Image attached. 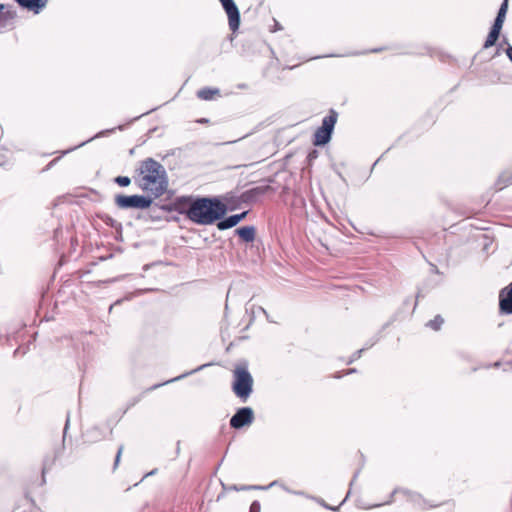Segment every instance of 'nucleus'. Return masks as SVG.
<instances>
[{
  "label": "nucleus",
  "instance_id": "nucleus-1",
  "mask_svg": "<svg viewBox=\"0 0 512 512\" xmlns=\"http://www.w3.org/2000/svg\"><path fill=\"white\" fill-rule=\"evenodd\" d=\"M180 202L188 203L187 218L199 225H210L220 220L227 212V207L218 198L200 197L192 199L183 197Z\"/></svg>",
  "mask_w": 512,
  "mask_h": 512
},
{
  "label": "nucleus",
  "instance_id": "nucleus-2",
  "mask_svg": "<svg viewBox=\"0 0 512 512\" xmlns=\"http://www.w3.org/2000/svg\"><path fill=\"white\" fill-rule=\"evenodd\" d=\"M136 181L142 191L154 198L162 196L168 188L166 169L153 158H146L141 161Z\"/></svg>",
  "mask_w": 512,
  "mask_h": 512
},
{
  "label": "nucleus",
  "instance_id": "nucleus-3",
  "mask_svg": "<svg viewBox=\"0 0 512 512\" xmlns=\"http://www.w3.org/2000/svg\"><path fill=\"white\" fill-rule=\"evenodd\" d=\"M233 376L232 390L242 402H246L253 391V378L247 369V363L237 364Z\"/></svg>",
  "mask_w": 512,
  "mask_h": 512
},
{
  "label": "nucleus",
  "instance_id": "nucleus-4",
  "mask_svg": "<svg viewBox=\"0 0 512 512\" xmlns=\"http://www.w3.org/2000/svg\"><path fill=\"white\" fill-rule=\"evenodd\" d=\"M337 117V112L331 110L329 114L323 118L322 125L315 131L313 140L314 145L322 146L330 141Z\"/></svg>",
  "mask_w": 512,
  "mask_h": 512
},
{
  "label": "nucleus",
  "instance_id": "nucleus-5",
  "mask_svg": "<svg viewBox=\"0 0 512 512\" xmlns=\"http://www.w3.org/2000/svg\"><path fill=\"white\" fill-rule=\"evenodd\" d=\"M397 493H402L403 495H405L407 497L408 501L413 503V505L416 508L421 509V510H425V509L437 506V505H434V504H429L419 493L413 492V491H410V490H407V489H402V488L394 489L392 491L391 495H390L389 500L384 502L383 505L391 504L393 502L394 495L397 494ZM380 506H382V504H374V505L370 506L369 508H376V507H380Z\"/></svg>",
  "mask_w": 512,
  "mask_h": 512
},
{
  "label": "nucleus",
  "instance_id": "nucleus-6",
  "mask_svg": "<svg viewBox=\"0 0 512 512\" xmlns=\"http://www.w3.org/2000/svg\"><path fill=\"white\" fill-rule=\"evenodd\" d=\"M115 203L121 209H146L151 206L152 199L142 195H117Z\"/></svg>",
  "mask_w": 512,
  "mask_h": 512
},
{
  "label": "nucleus",
  "instance_id": "nucleus-7",
  "mask_svg": "<svg viewBox=\"0 0 512 512\" xmlns=\"http://www.w3.org/2000/svg\"><path fill=\"white\" fill-rule=\"evenodd\" d=\"M254 420V412L250 407H241L230 419V426L234 429H241L250 425Z\"/></svg>",
  "mask_w": 512,
  "mask_h": 512
},
{
  "label": "nucleus",
  "instance_id": "nucleus-8",
  "mask_svg": "<svg viewBox=\"0 0 512 512\" xmlns=\"http://www.w3.org/2000/svg\"><path fill=\"white\" fill-rule=\"evenodd\" d=\"M228 16L229 28L235 32L240 25V13L234 0H219Z\"/></svg>",
  "mask_w": 512,
  "mask_h": 512
},
{
  "label": "nucleus",
  "instance_id": "nucleus-9",
  "mask_svg": "<svg viewBox=\"0 0 512 512\" xmlns=\"http://www.w3.org/2000/svg\"><path fill=\"white\" fill-rule=\"evenodd\" d=\"M499 308L504 314H512V282L500 291Z\"/></svg>",
  "mask_w": 512,
  "mask_h": 512
},
{
  "label": "nucleus",
  "instance_id": "nucleus-10",
  "mask_svg": "<svg viewBox=\"0 0 512 512\" xmlns=\"http://www.w3.org/2000/svg\"><path fill=\"white\" fill-rule=\"evenodd\" d=\"M272 187L269 185H261L254 188H251L245 192L242 193L241 199L244 202H256L259 200L260 197L265 195L266 193L272 191Z\"/></svg>",
  "mask_w": 512,
  "mask_h": 512
},
{
  "label": "nucleus",
  "instance_id": "nucleus-11",
  "mask_svg": "<svg viewBox=\"0 0 512 512\" xmlns=\"http://www.w3.org/2000/svg\"><path fill=\"white\" fill-rule=\"evenodd\" d=\"M4 9L5 7L0 11V34L12 27L16 17V11L11 7H8L5 11Z\"/></svg>",
  "mask_w": 512,
  "mask_h": 512
},
{
  "label": "nucleus",
  "instance_id": "nucleus-12",
  "mask_svg": "<svg viewBox=\"0 0 512 512\" xmlns=\"http://www.w3.org/2000/svg\"><path fill=\"white\" fill-rule=\"evenodd\" d=\"M58 458V453L54 450L50 453H48L42 462V476H41V483L40 485H44L46 483V474L51 471L53 468L56 460Z\"/></svg>",
  "mask_w": 512,
  "mask_h": 512
},
{
  "label": "nucleus",
  "instance_id": "nucleus-13",
  "mask_svg": "<svg viewBox=\"0 0 512 512\" xmlns=\"http://www.w3.org/2000/svg\"><path fill=\"white\" fill-rule=\"evenodd\" d=\"M208 365H209V364H202V365H200V366H198V367H196V368H194V369H192V370H190V371H187V372H185V373H183V374H181V375H179V376H177V377H174V378H172V379H170V380H167V381H165V382H163V383L155 384V385H153L152 387H150L149 389H147V391H152V390H155V389H157V388H159V387H161V386H163V385H166V384H168V383L175 382V381H178V380H180V379H183V378H185V377H187V376H189V375H191V374H193V373H196V372H198V371L202 370L204 367H206V366H208Z\"/></svg>",
  "mask_w": 512,
  "mask_h": 512
},
{
  "label": "nucleus",
  "instance_id": "nucleus-14",
  "mask_svg": "<svg viewBox=\"0 0 512 512\" xmlns=\"http://www.w3.org/2000/svg\"><path fill=\"white\" fill-rule=\"evenodd\" d=\"M239 237L245 242H252L255 239V228L253 226H244L235 230Z\"/></svg>",
  "mask_w": 512,
  "mask_h": 512
},
{
  "label": "nucleus",
  "instance_id": "nucleus-15",
  "mask_svg": "<svg viewBox=\"0 0 512 512\" xmlns=\"http://www.w3.org/2000/svg\"><path fill=\"white\" fill-rule=\"evenodd\" d=\"M511 184H512V171H508V170L502 172L496 181V186L499 190H502L503 188H505Z\"/></svg>",
  "mask_w": 512,
  "mask_h": 512
},
{
  "label": "nucleus",
  "instance_id": "nucleus-16",
  "mask_svg": "<svg viewBox=\"0 0 512 512\" xmlns=\"http://www.w3.org/2000/svg\"><path fill=\"white\" fill-rule=\"evenodd\" d=\"M238 223L239 222L236 216L231 215L229 217H226L225 219H220V221L217 223V228L219 230H226L236 226Z\"/></svg>",
  "mask_w": 512,
  "mask_h": 512
},
{
  "label": "nucleus",
  "instance_id": "nucleus-17",
  "mask_svg": "<svg viewBox=\"0 0 512 512\" xmlns=\"http://www.w3.org/2000/svg\"><path fill=\"white\" fill-rule=\"evenodd\" d=\"M499 35H500L499 31L491 28V30L484 42L483 48L488 49V48L492 47L493 45H495L496 41L499 38Z\"/></svg>",
  "mask_w": 512,
  "mask_h": 512
},
{
  "label": "nucleus",
  "instance_id": "nucleus-18",
  "mask_svg": "<svg viewBox=\"0 0 512 512\" xmlns=\"http://www.w3.org/2000/svg\"><path fill=\"white\" fill-rule=\"evenodd\" d=\"M215 94H219L218 89L202 88L197 92L198 98L202 100H211Z\"/></svg>",
  "mask_w": 512,
  "mask_h": 512
},
{
  "label": "nucleus",
  "instance_id": "nucleus-19",
  "mask_svg": "<svg viewBox=\"0 0 512 512\" xmlns=\"http://www.w3.org/2000/svg\"><path fill=\"white\" fill-rule=\"evenodd\" d=\"M444 323V319L440 315H436L434 319L428 321L426 326L434 331H438Z\"/></svg>",
  "mask_w": 512,
  "mask_h": 512
},
{
  "label": "nucleus",
  "instance_id": "nucleus-20",
  "mask_svg": "<svg viewBox=\"0 0 512 512\" xmlns=\"http://www.w3.org/2000/svg\"><path fill=\"white\" fill-rule=\"evenodd\" d=\"M278 481H273L268 486H259V485H240L238 486V491H249V490H263L274 485H277Z\"/></svg>",
  "mask_w": 512,
  "mask_h": 512
},
{
  "label": "nucleus",
  "instance_id": "nucleus-21",
  "mask_svg": "<svg viewBox=\"0 0 512 512\" xmlns=\"http://www.w3.org/2000/svg\"><path fill=\"white\" fill-rule=\"evenodd\" d=\"M504 21H505V16H501V15L497 14L495 21L492 25V29L501 32Z\"/></svg>",
  "mask_w": 512,
  "mask_h": 512
},
{
  "label": "nucleus",
  "instance_id": "nucleus-22",
  "mask_svg": "<svg viewBox=\"0 0 512 512\" xmlns=\"http://www.w3.org/2000/svg\"><path fill=\"white\" fill-rule=\"evenodd\" d=\"M504 21H505V16H501V15L497 14L495 21L492 25V29L501 32Z\"/></svg>",
  "mask_w": 512,
  "mask_h": 512
},
{
  "label": "nucleus",
  "instance_id": "nucleus-23",
  "mask_svg": "<svg viewBox=\"0 0 512 512\" xmlns=\"http://www.w3.org/2000/svg\"><path fill=\"white\" fill-rule=\"evenodd\" d=\"M504 21H505V16H501V15L497 14L495 21L492 25V29L501 32Z\"/></svg>",
  "mask_w": 512,
  "mask_h": 512
},
{
  "label": "nucleus",
  "instance_id": "nucleus-24",
  "mask_svg": "<svg viewBox=\"0 0 512 512\" xmlns=\"http://www.w3.org/2000/svg\"><path fill=\"white\" fill-rule=\"evenodd\" d=\"M114 181L121 187H126L131 183V179L127 176H118Z\"/></svg>",
  "mask_w": 512,
  "mask_h": 512
},
{
  "label": "nucleus",
  "instance_id": "nucleus-25",
  "mask_svg": "<svg viewBox=\"0 0 512 512\" xmlns=\"http://www.w3.org/2000/svg\"><path fill=\"white\" fill-rule=\"evenodd\" d=\"M46 4L47 0H34V14H38Z\"/></svg>",
  "mask_w": 512,
  "mask_h": 512
},
{
  "label": "nucleus",
  "instance_id": "nucleus-26",
  "mask_svg": "<svg viewBox=\"0 0 512 512\" xmlns=\"http://www.w3.org/2000/svg\"><path fill=\"white\" fill-rule=\"evenodd\" d=\"M19 6L27 10H32V0H15Z\"/></svg>",
  "mask_w": 512,
  "mask_h": 512
},
{
  "label": "nucleus",
  "instance_id": "nucleus-27",
  "mask_svg": "<svg viewBox=\"0 0 512 512\" xmlns=\"http://www.w3.org/2000/svg\"><path fill=\"white\" fill-rule=\"evenodd\" d=\"M508 9V0H504L499 8L498 15L505 16Z\"/></svg>",
  "mask_w": 512,
  "mask_h": 512
},
{
  "label": "nucleus",
  "instance_id": "nucleus-28",
  "mask_svg": "<svg viewBox=\"0 0 512 512\" xmlns=\"http://www.w3.org/2000/svg\"><path fill=\"white\" fill-rule=\"evenodd\" d=\"M123 449H124V446L120 445L119 448H118V451L116 453V457H115V461H114V469L118 466V464L120 462V458H121Z\"/></svg>",
  "mask_w": 512,
  "mask_h": 512
},
{
  "label": "nucleus",
  "instance_id": "nucleus-29",
  "mask_svg": "<svg viewBox=\"0 0 512 512\" xmlns=\"http://www.w3.org/2000/svg\"><path fill=\"white\" fill-rule=\"evenodd\" d=\"M260 510H261L260 502L257 500L253 501L250 505L249 512H260Z\"/></svg>",
  "mask_w": 512,
  "mask_h": 512
},
{
  "label": "nucleus",
  "instance_id": "nucleus-30",
  "mask_svg": "<svg viewBox=\"0 0 512 512\" xmlns=\"http://www.w3.org/2000/svg\"><path fill=\"white\" fill-rule=\"evenodd\" d=\"M224 491H238V485H226L223 482L221 483Z\"/></svg>",
  "mask_w": 512,
  "mask_h": 512
},
{
  "label": "nucleus",
  "instance_id": "nucleus-31",
  "mask_svg": "<svg viewBox=\"0 0 512 512\" xmlns=\"http://www.w3.org/2000/svg\"><path fill=\"white\" fill-rule=\"evenodd\" d=\"M247 213H248L247 211H244L240 214H235L234 216H236V218L238 219V222H240L241 220H243L246 217Z\"/></svg>",
  "mask_w": 512,
  "mask_h": 512
},
{
  "label": "nucleus",
  "instance_id": "nucleus-32",
  "mask_svg": "<svg viewBox=\"0 0 512 512\" xmlns=\"http://www.w3.org/2000/svg\"><path fill=\"white\" fill-rule=\"evenodd\" d=\"M505 52L509 60L512 62V46H508Z\"/></svg>",
  "mask_w": 512,
  "mask_h": 512
},
{
  "label": "nucleus",
  "instance_id": "nucleus-33",
  "mask_svg": "<svg viewBox=\"0 0 512 512\" xmlns=\"http://www.w3.org/2000/svg\"><path fill=\"white\" fill-rule=\"evenodd\" d=\"M69 422H70V417H69V414L67 415V418H66V423H65V427H64V430H63V434L64 436L66 435L67 433V430H68V427H69Z\"/></svg>",
  "mask_w": 512,
  "mask_h": 512
},
{
  "label": "nucleus",
  "instance_id": "nucleus-34",
  "mask_svg": "<svg viewBox=\"0 0 512 512\" xmlns=\"http://www.w3.org/2000/svg\"><path fill=\"white\" fill-rule=\"evenodd\" d=\"M316 157H317L316 151H313V152L309 153V155H308L309 160L315 159Z\"/></svg>",
  "mask_w": 512,
  "mask_h": 512
},
{
  "label": "nucleus",
  "instance_id": "nucleus-35",
  "mask_svg": "<svg viewBox=\"0 0 512 512\" xmlns=\"http://www.w3.org/2000/svg\"><path fill=\"white\" fill-rule=\"evenodd\" d=\"M321 504H322L325 508H327V509H330V510H335V509H336V508L331 507V506H329L328 504L324 503V501H321Z\"/></svg>",
  "mask_w": 512,
  "mask_h": 512
},
{
  "label": "nucleus",
  "instance_id": "nucleus-36",
  "mask_svg": "<svg viewBox=\"0 0 512 512\" xmlns=\"http://www.w3.org/2000/svg\"><path fill=\"white\" fill-rule=\"evenodd\" d=\"M139 400H140V397L135 398V399L130 403V405H129V406L131 407V406L135 405Z\"/></svg>",
  "mask_w": 512,
  "mask_h": 512
},
{
  "label": "nucleus",
  "instance_id": "nucleus-37",
  "mask_svg": "<svg viewBox=\"0 0 512 512\" xmlns=\"http://www.w3.org/2000/svg\"><path fill=\"white\" fill-rule=\"evenodd\" d=\"M258 310L261 311L262 313H264L267 317V312L265 311V309H263L262 307H258Z\"/></svg>",
  "mask_w": 512,
  "mask_h": 512
},
{
  "label": "nucleus",
  "instance_id": "nucleus-38",
  "mask_svg": "<svg viewBox=\"0 0 512 512\" xmlns=\"http://www.w3.org/2000/svg\"><path fill=\"white\" fill-rule=\"evenodd\" d=\"M92 139H93V138H91V140H92ZM89 141H90V139H89V140H87V141H84V142L80 143V144L78 145V147H81V146L85 145V143H87V142H89ZM75 148H77V146H76Z\"/></svg>",
  "mask_w": 512,
  "mask_h": 512
},
{
  "label": "nucleus",
  "instance_id": "nucleus-39",
  "mask_svg": "<svg viewBox=\"0 0 512 512\" xmlns=\"http://www.w3.org/2000/svg\"><path fill=\"white\" fill-rule=\"evenodd\" d=\"M156 471H157V469H154L151 472H149L146 476L155 475Z\"/></svg>",
  "mask_w": 512,
  "mask_h": 512
},
{
  "label": "nucleus",
  "instance_id": "nucleus-40",
  "mask_svg": "<svg viewBox=\"0 0 512 512\" xmlns=\"http://www.w3.org/2000/svg\"><path fill=\"white\" fill-rule=\"evenodd\" d=\"M357 476H358V472L354 474L353 480L351 481L350 485L353 484V482H354V480L356 479Z\"/></svg>",
  "mask_w": 512,
  "mask_h": 512
},
{
  "label": "nucleus",
  "instance_id": "nucleus-41",
  "mask_svg": "<svg viewBox=\"0 0 512 512\" xmlns=\"http://www.w3.org/2000/svg\"><path fill=\"white\" fill-rule=\"evenodd\" d=\"M494 367H498L500 366V362L499 361H496L494 364H493Z\"/></svg>",
  "mask_w": 512,
  "mask_h": 512
},
{
  "label": "nucleus",
  "instance_id": "nucleus-42",
  "mask_svg": "<svg viewBox=\"0 0 512 512\" xmlns=\"http://www.w3.org/2000/svg\"><path fill=\"white\" fill-rule=\"evenodd\" d=\"M353 372H355V369H349V370H347V372H346V373H347V374H350V373H353Z\"/></svg>",
  "mask_w": 512,
  "mask_h": 512
},
{
  "label": "nucleus",
  "instance_id": "nucleus-43",
  "mask_svg": "<svg viewBox=\"0 0 512 512\" xmlns=\"http://www.w3.org/2000/svg\"><path fill=\"white\" fill-rule=\"evenodd\" d=\"M180 442H177V453H179V450H180Z\"/></svg>",
  "mask_w": 512,
  "mask_h": 512
},
{
  "label": "nucleus",
  "instance_id": "nucleus-44",
  "mask_svg": "<svg viewBox=\"0 0 512 512\" xmlns=\"http://www.w3.org/2000/svg\"><path fill=\"white\" fill-rule=\"evenodd\" d=\"M4 8L3 4H0V11Z\"/></svg>",
  "mask_w": 512,
  "mask_h": 512
},
{
  "label": "nucleus",
  "instance_id": "nucleus-45",
  "mask_svg": "<svg viewBox=\"0 0 512 512\" xmlns=\"http://www.w3.org/2000/svg\"><path fill=\"white\" fill-rule=\"evenodd\" d=\"M74 148H70L69 150H67L65 153L69 152V151H73Z\"/></svg>",
  "mask_w": 512,
  "mask_h": 512
},
{
  "label": "nucleus",
  "instance_id": "nucleus-46",
  "mask_svg": "<svg viewBox=\"0 0 512 512\" xmlns=\"http://www.w3.org/2000/svg\"><path fill=\"white\" fill-rule=\"evenodd\" d=\"M2 164V162L0 161V165Z\"/></svg>",
  "mask_w": 512,
  "mask_h": 512
}]
</instances>
